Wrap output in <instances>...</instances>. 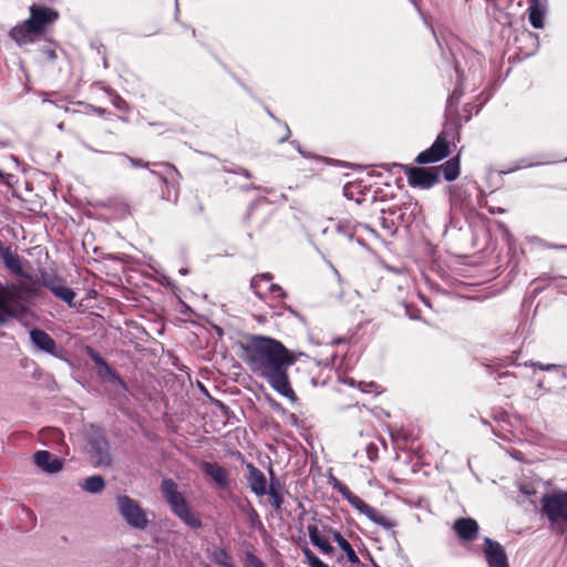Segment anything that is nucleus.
Returning <instances> with one entry per match:
<instances>
[{"label": "nucleus", "instance_id": "1", "mask_svg": "<svg viewBox=\"0 0 567 567\" xmlns=\"http://www.w3.org/2000/svg\"><path fill=\"white\" fill-rule=\"evenodd\" d=\"M244 361L249 370L265 379L280 395L297 401L291 388L288 370L296 358L280 341L265 336L252 334L243 346Z\"/></svg>", "mask_w": 567, "mask_h": 567}, {"label": "nucleus", "instance_id": "2", "mask_svg": "<svg viewBox=\"0 0 567 567\" xmlns=\"http://www.w3.org/2000/svg\"><path fill=\"white\" fill-rule=\"evenodd\" d=\"M0 257L10 272L22 278L19 282L0 286V326L10 318L24 315L30 299L38 295L39 284L23 271L20 258L9 247L0 248Z\"/></svg>", "mask_w": 567, "mask_h": 567}, {"label": "nucleus", "instance_id": "3", "mask_svg": "<svg viewBox=\"0 0 567 567\" xmlns=\"http://www.w3.org/2000/svg\"><path fill=\"white\" fill-rule=\"evenodd\" d=\"M540 503L550 528L557 534L567 535V492L546 494Z\"/></svg>", "mask_w": 567, "mask_h": 567}, {"label": "nucleus", "instance_id": "4", "mask_svg": "<svg viewBox=\"0 0 567 567\" xmlns=\"http://www.w3.org/2000/svg\"><path fill=\"white\" fill-rule=\"evenodd\" d=\"M116 506L120 515L130 527L144 530L148 526L150 519L146 511L134 498L127 495H118Z\"/></svg>", "mask_w": 567, "mask_h": 567}, {"label": "nucleus", "instance_id": "5", "mask_svg": "<svg viewBox=\"0 0 567 567\" xmlns=\"http://www.w3.org/2000/svg\"><path fill=\"white\" fill-rule=\"evenodd\" d=\"M87 454L94 467H109L112 463L110 444L99 429H93L89 435Z\"/></svg>", "mask_w": 567, "mask_h": 567}, {"label": "nucleus", "instance_id": "6", "mask_svg": "<svg viewBox=\"0 0 567 567\" xmlns=\"http://www.w3.org/2000/svg\"><path fill=\"white\" fill-rule=\"evenodd\" d=\"M42 285L48 288L55 298L64 301L70 307L73 306L75 292L73 289L66 287L65 280L53 272H41Z\"/></svg>", "mask_w": 567, "mask_h": 567}, {"label": "nucleus", "instance_id": "7", "mask_svg": "<svg viewBox=\"0 0 567 567\" xmlns=\"http://www.w3.org/2000/svg\"><path fill=\"white\" fill-rule=\"evenodd\" d=\"M392 166L396 167L399 164L394 163ZM400 167H403V165H400ZM404 168L411 186L427 189L439 182V169L436 167L420 168L404 166Z\"/></svg>", "mask_w": 567, "mask_h": 567}, {"label": "nucleus", "instance_id": "8", "mask_svg": "<svg viewBox=\"0 0 567 567\" xmlns=\"http://www.w3.org/2000/svg\"><path fill=\"white\" fill-rule=\"evenodd\" d=\"M450 153L449 142L446 141L443 133H441L432 146L423 152H421L416 157V163L419 164H430L439 162L445 158Z\"/></svg>", "mask_w": 567, "mask_h": 567}, {"label": "nucleus", "instance_id": "9", "mask_svg": "<svg viewBox=\"0 0 567 567\" xmlns=\"http://www.w3.org/2000/svg\"><path fill=\"white\" fill-rule=\"evenodd\" d=\"M161 491L173 514L188 506L184 495L178 491L177 484L172 478H164L162 481Z\"/></svg>", "mask_w": 567, "mask_h": 567}, {"label": "nucleus", "instance_id": "10", "mask_svg": "<svg viewBox=\"0 0 567 567\" xmlns=\"http://www.w3.org/2000/svg\"><path fill=\"white\" fill-rule=\"evenodd\" d=\"M484 556L488 567H509L507 555L498 542L488 537L485 538Z\"/></svg>", "mask_w": 567, "mask_h": 567}, {"label": "nucleus", "instance_id": "11", "mask_svg": "<svg viewBox=\"0 0 567 567\" xmlns=\"http://www.w3.org/2000/svg\"><path fill=\"white\" fill-rule=\"evenodd\" d=\"M30 13L31 14L28 20L31 21L33 28H35L40 33L48 24L53 23L59 17L56 11L35 4L30 7Z\"/></svg>", "mask_w": 567, "mask_h": 567}, {"label": "nucleus", "instance_id": "12", "mask_svg": "<svg viewBox=\"0 0 567 567\" xmlns=\"http://www.w3.org/2000/svg\"><path fill=\"white\" fill-rule=\"evenodd\" d=\"M403 218L401 207L392 206L388 209H382L381 215L378 217L379 225L385 236L392 237L396 234V221Z\"/></svg>", "mask_w": 567, "mask_h": 567}, {"label": "nucleus", "instance_id": "13", "mask_svg": "<svg viewBox=\"0 0 567 567\" xmlns=\"http://www.w3.org/2000/svg\"><path fill=\"white\" fill-rule=\"evenodd\" d=\"M30 340L34 348L45 353L58 357V346L54 339L41 329H32L30 331Z\"/></svg>", "mask_w": 567, "mask_h": 567}, {"label": "nucleus", "instance_id": "14", "mask_svg": "<svg viewBox=\"0 0 567 567\" xmlns=\"http://www.w3.org/2000/svg\"><path fill=\"white\" fill-rule=\"evenodd\" d=\"M200 470L209 476L219 488H226L229 484V473L216 462H203Z\"/></svg>", "mask_w": 567, "mask_h": 567}, {"label": "nucleus", "instance_id": "15", "mask_svg": "<svg viewBox=\"0 0 567 567\" xmlns=\"http://www.w3.org/2000/svg\"><path fill=\"white\" fill-rule=\"evenodd\" d=\"M39 34L40 32L33 28L31 21L29 20H25L21 24L16 25L10 31L11 39L14 40L19 45L33 42Z\"/></svg>", "mask_w": 567, "mask_h": 567}, {"label": "nucleus", "instance_id": "16", "mask_svg": "<svg viewBox=\"0 0 567 567\" xmlns=\"http://www.w3.org/2000/svg\"><path fill=\"white\" fill-rule=\"evenodd\" d=\"M34 463L39 468H41L43 472L48 474L58 473L63 467V462L60 458L54 457L48 451L35 452Z\"/></svg>", "mask_w": 567, "mask_h": 567}, {"label": "nucleus", "instance_id": "17", "mask_svg": "<svg viewBox=\"0 0 567 567\" xmlns=\"http://www.w3.org/2000/svg\"><path fill=\"white\" fill-rule=\"evenodd\" d=\"M337 231L340 235H343L344 237L349 238L350 240L354 238V235L359 229H364L369 231L374 237H379V234L369 225L358 223L351 218H344L340 219L336 226Z\"/></svg>", "mask_w": 567, "mask_h": 567}, {"label": "nucleus", "instance_id": "18", "mask_svg": "<svg viewBox=\"0 0 567 567\" xmlns=\"http://www.w3.org/2000/svg\"><path fill=\"white\" fill-rule=\"evenodd\" d=\"M453 528L463 542H472L478 533V524L473 518H458L455 520Z\"/></svg>", "mask_w": 567, "mask_h": 567}, {"label": "nucleus", "instance_id": "19", "mask_svg": "<svg viewBox=\"0 0 567 567\" xmlns=\"http://www.w3.org/2000/svg\"><path fill=\"white\" fill-rule=\"evenodd\" d=\"M247 481L250 489L258 496L265 495L267 493V480L265 474L251 463L247 465Z\"/></svg>", "mask_w": 567, "mask_h": 567}, {"label": "nucleus", "instance_id": "20", "mask_svg": "<svg viewBox=\"0 0 567 567\" xmlns=\"http://www.w3.org/2000/svg\"><path fill=\"white\" fill-rule=\"evenodd\" d=\"M545 11L540 0H528V19L535 29L544 28Z\"/></svg>", "mask_w": 567, "mask_h": 567}, {"label": "nucleus", "instance_id": "21", "mask_svg": "<svg viewBox=\"0 0 567 567\" xmlns=\"http://www.w3.org/2000/svg\"><path fill=\"white\" fill-rule=\"evenodd\" d=\"M307 530L313 546L318 547L323 554H331L333 551V547L327 538L321 536L317 525H308Z\"/></svg>", "mask_w": 567, "mask_h": 567}, {"label": "nucleus", "instance_id": "22", "mask_svg": "<svg viewBox=\"0 0 567 567\" xmlns=\"http://www.w3.org/2000/svg\"><path fill=\"white\" fill-rule=\"evenodd\" d=\"M208 558L219 567H236L229 553L223 548L214 546L207 551Z\"/></svg>", "mask_w": 567, "mask_h": 567}, {"label": "nucleus", "instance_id": "23", "mask_svg": "<svg viewBox=\"0 0 567 567\" xmlns=\"http://www.w3.org/2000/svg\"><path fill=\"white\" fill-rule=\"evenodd\" d=\"M174 515L193 529H198L203 525L199 516L192 511L189 505L175 512Z\"/></svg>", "mask_w": 567, "mask_h": 567}, {"label": "nucleus", "instance_id": "24", "mask_svg": "<svg viewBox=\"0 0 567 567\" xmlns=\"http://www.w3.org/2000/svg\"><path fill=\"white\" fill-rule=\"evenodd\" d=\"M333 539L338 546L344 551L351 564H360V559L352 548L351 544L337 530L333 532Z\"/></svg>", "mask_w": 567, "mask_h": 567}, {"label": "nucleus", "instance_id": "25", "mask_svg": "<svg viewBox=\"0 0 567 567\" xmlns=\"http://www.w3.org/2000/svg\"><path fill=\"white\" fill-rule=\"evenodd\" d=\"M80 486L90 494H99L105 488V482L101 475H92L80 483Z\"/></svg>", "mask_w": 567, "mask_h": 567}, {"label": "nucleus", "instance_id": "26", "mask_svg": "<svg viewBox=\"0 0 567 567\" xmlns=\"http://www.w3.org/2000/svg\"><path fill=\"white\" fill-rule=\"evenodd\" d=\"M97 375L113 383L114 385L125 389V383L120 375L107 364L105 361L102 365L97 367Z\"/></svg>", "mask_w": 567, "mask_h": 567}, {"label": "nucleus", "instance_id": "27", "mask_svg": "<svg viewBox=\"0 0 567 567\" xmlns=\"http://www.w3.org/2000/svg\"><path fill=\"white\" fill-rule=\"evenodd\" d=\"M444 178L449 182L456 179L460 175V158L458 156L450 158L442 165Z\"/></svg>", "mask_w": 567, "mask_h": 567}, {"label": "nucleus", "instance_id": "28", "mask_svg": "<svg viewBox=\"0 0 567 567\" xmlns=\"http://www.w3.org/2000/svg\"><path fill=\"white\" fill-rule=\"evenodd\" d=\"M269 497H270V504L275 509H280V507L284 504V497L280 493V484L278 480H275L271 477L270 485H269Z\"/></svg>", "mask_w": 567, "mask_h": 567}, {"label": "nucleus", "instance_id": "29", "mask_svg": "<svg viewBox=\"0 0 567 567\" xmlns=\"http://www.w3.org/2000/svg\"><path fill=\"white\" fill-rule=\"evenodd\" d=\"M368 518L370 520H372L373 523H375L377 525L382 526L384 529H388V530L395 527V523L393 520H391L390 518H388L386 516L381 514L375 508H373V513L369 514Z\"/></svg>", "mask_w": 567, "mask_h": 567}, {"label": "nucleus", "instance_id": "30", "mask_svg": "<svg viewBox=\"0 0 567 567\" xmlns=\"http://www.w3.org/2000/svg\"><path fill=\"white\" fill-rule=\"evenodd\" d=\"M348 502L350 503V505L352 507H354L357 511H359L361 514L365 515L367 517L369 516L370 513H373L374 507L367 504L364 501H362L355 494L352 497H350V499Z\"/></svg>", "mask_w": 567, "mask_h": 567}, {"label": "nucleus", "instance_id": "31", "mask_svg": "<svg viewBox=\"0 0 567 567\" xmlns=\"http://www.w3.org/2000/svg\"><path fill=\"white\" fill-rule=\"evenodd\" d=\"M302 553L306 557L309 567H329L326 563L319 559L309 548H303Z\"/></svg>", "mask_w": 567, "mask_h": 567}, {"label": "nucleus", "instance_id": "32", "mask_svg": "<svg viewBox=\"0 0 567 567\" xmlns=\"http://www.w3.org/2000/svg\"><path fill=\"white\" fill-rule=\"evenodd\" d=\"M247 567H266L265 564L252 553L246 555Z\"/></svg>", "mask_w": 567, "mask_h": 567}, {"label": "nucleus", "instance_id": "33", "mask_svg": "<svg viewBox=\"0 0 567 567\" xmlns=\"http://www.w3.org/2000/svg\"><path fill=\"white\" fill-rule=\"evenodd\" d=\"M86 353L91 358V360L95 363L96 368L102 365L105 362V360L101 357V354L92 348H87Z\"/></svg>", "mask_w": 567, "mask_h": 567}, {"label": "nucleus", "instance_id": "34", "mask_svg": "<svg viewBox=\"0 0 567 567\" xmlns=\"http://www.w3.org/2000/svg\"><path fill=\"white\" fill-rule=\"evenodd\" d=\"M463 95V90L456 87L447 100V104L451 106L453 103H457Z\"/></svg>", "mask_w": 567, "mask_h": 567}, {"label": "nucleus", "instance_id": "35", "mask_svg": "<svg viewBox=\"0 0 567 567\" xmlns=\"http://www.w3.org/2000/svg\"><path fill=\"white\" fill-rule=\"evenodd\" d=\"M271 279H272V275L271 274H269V272L262 274V275H260L258 277L252 278L250 287L252 289H257V285L259 282V280L270 281Z\"/></svg>", "mask_w": 567, "mask_h": 567}, {"label": "nucleus", "instance_id": "36", "mask_svg": "<svg viewBox=\"0 0 567 567\" xmlns=\"http://www.w3.org/2000/svg\"><path fill=\"white\" fill-rule=\"evenodd\" d=\"M337 492H339L342 495V497L346 498L347 501H349L350 497H352L354 495V493H352L346 484H342L337 489Z\"/></svg>", "mask_w": 567, "mask_h": 567}, {"label": "nucleus", "instance_id": "37", "mask_svg": "<svg viewBox=\"0 0 567 567\" xmlns=\"http://www.w3.org/2000/svg\"><path fill=\"white\" fill-rule=\"evenodd\" d=\"M269 290L275 297H278V298L285 297V292H284L282 288L278 285H275V284L270 285Z\"/></svg>", "mask_w": 567, "mask_h": 567}, {"label": "nucleus", "instance_id": "38", "mask_svg": "<svg viewBox=\"0 0 567 567\" xmlns=\"http://www.w3.org/2000/svg\"><path fill=\"white\" fill-rule=\"evenodd\" d=\"M530 365L536 367L543 371H551V370H555L558 368V365H556V364H543L540 362H533V363H530Z\"/></svg>", "mask_w": 567, "mask_h": 567}, {"label": "nucleus", "instance_id": "39", "mask_svg": "<svg viewBox=\"0 0 567 567\" xmlns=\"http://www.w3.org/2000/svg\"><path fill=\"white\" fill-rule=\"evenodd\" d=\"M126 158L130 161V163L134 167H147L148 166V163H143L141 159L133 158V157H130V156H126Z\"/></svg>", "mask_w": 567, "mask_h": 567}, {"label": "nucleus", "instance_id": "40", "mask_svg": "<svg viewBox=\"0 0 567 567\" xmlns=\"http://www.w3.org/2000/svg\"><path fill=\"white\" fill-rule=\"evenodd\" d=\"M113 104L115 105V107H117L118 110H125L126 109V102L120 97V96H116L113 101Z\"/></svg>", "mask_w": 567, "mask_h": 567}, {"label": "nucleus", "instance_id": "41", "mask_svg": "<svg viewBox=\"0 0 567 567\" xmlns=\"http://www.w3.org/2000/svg\"><path fill=\"white\" fill-rule=\"evenodd\" d=\"M330 485L332 486V488L334 491H337L343 483L341 481H339L337 477L334 476H331L330 478Z\"/></svg>", "mask_w": 567, "mask_h": 567}, {"label": "nucleus", "instance_id": "42", "mask_svg": "<svg viewBox=\"0 0 567 567\" xmlns=\"http://www.w3.org/2000/svg\"><path fill=\"white\" fill-rule=\"evenodd\" d=\"M284 128H285V135L279 140L280 143H284L285 141H287L291 135L290 128L287 124H284Z\"/></svg>", "mask_w": 567, "mask_h": 567}, {"label": "nucleus", "instance_id": "43", "mask_svg": "<svg viewBox=\"0 0 567 567\" xmlns=\"http://www.w3.org/2000/svg\"><path fill=\"white\" fill-rule=\"evenodd\" d=\"M44 54L47 55L48 59L50 60H54L56 58V54H55V51L52 50V49H48L44 51Z\"/></svg>", "mask_w": 567, "mask_h": 567}, {"label": "nucleus", "instance_id": "44", "mask_svg": "<svg viewBox=\"0 0 567 567\" xmlns=\"http://www.w3.org/2000/svg\"><path fill=\"white\" fill-rule=\"evenodd\" d=\"M291 144L297 148V151L302 155V156H307L306 153L301 150L300 145L298 142L293 141L291 142Z\"/></svg>", "mask_w": 567, "mask_h": 567}, {"label": "nucleus", "instance_id": "45", "mask_svg": "<svg viewBox=\"0 0 567 567\" xmlns=\"http://www.w3.org/2000/svg\"><path fill=\"white\" fill-rule=\"evenodd\" d=\"M489 212L493 213V214H495V213L503 214L505 210L503 208H497V209L489 208Z\"/></svg>", "mask_w": 567, "mask_h": 567}, {"label": "nucleus", "instance_id": "46", "mask_svg": "<svg viewBox=\"0 0 567 567\" xmlns=\"http://www.w3.org/2000/svg\"><path fill=\"white\" fill-rule=\"evenodd\" d=\"M241 174L246 177V178H251V174L249 173V171L247 169H241Z\"/></svg>", "mask_w": 567, "mask_h": 567}, {"label": "nucleus", "instance_id": "47", "mask_svg": "<svg viewBox=\"0 0 567 567\" xmlns=\"http://www.w3.org/2000/svg\"><path fill=\"white\" fill-rule=\"evenodd\" d=\"M179 274H181V275H187V274H188L187 268H182V269H179Z\"/></svg>", "mask_w": 567, "mask_h": 567}, {"label": "nucleus", "instance_id": "48", "mask_svg": "<svg viewBox=\"0 0 567 567\" xmlns=\"http://www.w3.org/2000/svg\"><path fill=\"white\" fill-rule=\"evenodd\" d=\"M175 10H176V14L178 13L179 9H178V1L175 0Z\"/></svg>", "mask_w": 567, "mask_h": 567}, {"label": "nucleus", "instance_id": "49", "mask_svg": "<svg viewBox=\"0 0 567 567\" xmlns=\"http://www.w3.org/2000/svg\"><path fill=\"white\" fill-rule=\"evenodd\" d=\"M43 102H48V103H53V101L49 100V99H43Z\"/></svg>", "mask_w": 567, "mask_h": 567}, {"label": "nucleus", "instance_id": "50", "mask_svg": "<svg viewBox=\"0 0 567 567\" xmlns=\"http://www.w3.org/2000/svg\"><path fill=\"white\" fill-rule=\"evenodd\" d=\"M58 127H59L60 130H62V128H63V124H62V123H61V124H59V125H58Z\"/></svg>", "mask_w": 567, "mask_h": 567}, {"label": "nucleus", "instance_id": "51", "mask_svg": "<svg viewBox=\"0 0 567 567\" xmlns=\"http://www.w3.org/2000/svg\"><path fill=\"white\" fill-rule=\"evenodd\" d=\"M373 449V445H369L368 452L370 453V450Z\"/></svg>", "mask_w": 567, "mask_h": 567}, {"label": "nucleus", "instance_id": "52", "mask_svg": "<svg viewBox=\"0 0 567 567\" xmlns=\"http://www.w3.org/2000/svg\"><path fill=\"white\" fill-rule=\"evenodd\" d=\"M2 176V173L0 172V177Z\"/></svg>", "mask_w": 567, "mask_h": 567}]
</instances>
